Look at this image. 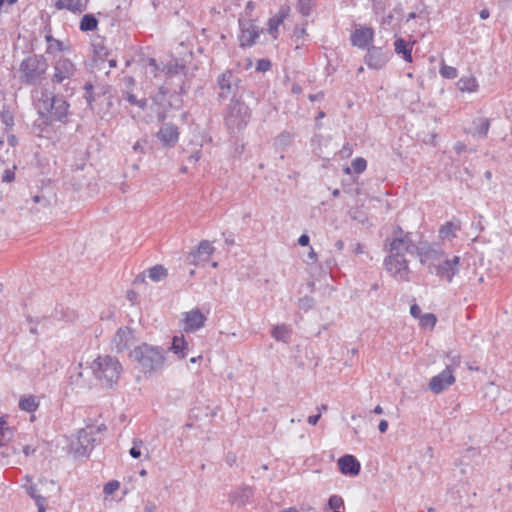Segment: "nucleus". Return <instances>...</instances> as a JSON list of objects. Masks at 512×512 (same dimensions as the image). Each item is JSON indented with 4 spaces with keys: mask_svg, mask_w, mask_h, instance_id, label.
<instances>
[{
    "mask_svg": "<svg viewBox=\"0 0 512 512\" xmlns=\"http://www.w3.org/2000/svg\"><path fill=\"white\" fill-rule=\"evenodd\" d=\"M386 242L388 245V255L384 259L386 270L397 281L409 282L411 270L406 254L412 255L416 251L410 233L396 236L391 240L387 239Z\"/></svg>",
    "mask_w": 512,
    "mask_h": 512,
    "instance_id": "nucleus-1",
    "label": "nucleus"
},
{
    "mask_svg": "<svg viewBox=\"0 0 512 512\" xmlns=\"http://www.w3.org/2000/svg\"><path fill=\"white\" fill-rule=\"evenodd\" d=\"M130 357L136 362L141 373L152 377L164 369L167 351L160 346L142 343L131 351Z\"/></svg>",
    "mask_w": 512,
    "mask_h": 512,
    "instance_id": "nucleus-2",
    "label": "nucleus"
},
{
    "mask_svg": "<svg viewBox=\"0 0 512 512\" xmlns=\"http://www.w3.org/2000/svg\"><path fill=\"white\" fill-rule=\"evenodd\" d=\"M92 371L101 386L111 388L120 378L122 365L113 356H98L92 363Z\"/></svg>",
    "mask_w": 512,
    "mask_h": 512,
    "instance_id": "nucleus-3",
    "label": "nucleus"
},
{
    "mask_svg": "<svg viewBox=\"0 0 512 512\" xmlns=\"http://www.w3.org/2000/svg\"><path fill=\"white\" fill-rule=\"evenodd\" d=\"M38 113L49 121H64L69 104L62 98L43 92L36 103Z\"/></svg>",
    "mask_w": 512,
    "mask_h": 512,
    "instance_id": "nucleus-4",
    "label": "nucleus"
},
{
    "mask_svg": "<svg viewBox=\"0 0 512 512\" xmlns=\"http://www.w3.org/2000/svg\"><path fill=\"white\" fill-rule=\"evenodd\" d=\"M48 66V62L44 56H28L20 64L19 72L21 81L28 85L38 83L44 78Z\"/></svg>",
    "mask_w": 512,
    "mask_h": 512,
    "instance_id": "nucleus-5",
    "label": "nucleus"
},
{
    "mask_svg": "<svg viewBox=\"0 0 512 512\" xmlns=\"http://www.w3.org/2000/svg\"><path fill=\"white\" fill-rule=\"evenodd\" d=\"M450 363L438 375L431 378L429 382L430 390L435 394H440L455 382L454 371L460 365V356L448 353L446 355Z\"/></svg>",
    "mask_w": 512,
    "mask_h": 512,
    "instance_id": "nucleus-6",
    "label": "nucleus"
},
{
    "mask_svg": "<svg viewBox=\"0 0 512 512\" xmlns=\"http://www.w3.org/2000/svg\"><path fill=\"white\" fill-rule=\"evenodd\" d=\"M54 74L52 76L53 84H64L67 86L76 76V65L67 57L59 56L53 63Z\"/></svg>",
    "mask_w": 512,
    "mask_h": 512,
    "instance_id": "nucleus-7",
    "label": "nucleus"
},
{
    "mask_svg": "<svg viewBox=\"0 0 512 512\" xmlns=\"http://www.w3.org/2000/svg\"><path fill=\"white\" fill-rule=\"evenodd\" d=\"M460 257L453 256L451 258L441 259L439 263L429 265V272L435 273L438 277L445 279L451 283L453 277L459 272Z\"/></svg>",
    "mask_w": 512,
    "mask_h": 512,
    "instance_id": "nucleus-8",
    "label": "nucleus"
},
{
    "mask_svg": "<svg viewBox=\"0 0 512 512\" xmlns=\"http://www.w3.org/2000/svg\"><path fill=\"white\" fill-rule=\"evenodd\" d=\"M248 118V107L242 102L235 101L229 105L225 121L230 129L240 130L246 125Z\"/></svg>",
    "mask_w": 512,
    "mask_h": 512,
    "instance_id": "nucleus-9",
    "label": "nucleus"
},
{
    "mask_svg": "<svg viewBox=\"0 0 512 512\" xmlns=\"http://www.w3.org/2000/svg\"><path fill=\"white\" fill-rule=\"evenodd\" d=\"M238 82L239 79L230 70H227L221 75H219L217 79V85L219 88V98L226 99L232 95H235Z\"/></svg>",
    "mask_w": 512,
    "mask_h": 512,
    "instance_id": "nucleus-10",
    "label": "nucleus"
},
{
    "mask_svg": "<svg viewBox=\"0 0 512 512\" xmlns=\"http://www.w3.org/2000/svg\"><path fill=\"white\" fill-rule=\"evenodd\" d=\"M206 322V317L196 308L191 311L185 312L182 319V328L185 332H195L201 329Z\"/></svg>",
    "mask_w": 512,
    "mask_h": 512,
    "instance_id": "nucleus-11",
    "label": "nucleus"
},
{
    "mask_svg": "<svg viewBox=\"0 0 512 512\" xmlns=\"http://www.w3.org/2000/svg\"><path fill=\"white\" fill-rule=\"evenodd\" d=\"M95 438L92 428L81 429L78 431L77 442L72 447L78 456H84L92 450Z\"/></svg>",
    "mask_w": 512,
    "mask_h": 512,
    "instance_id": "nucleus-12",
    "label": "nucleus"
},
{
    "mask_svg": "<svg viewBox=\"0 0 512 512\" xmlns=\"http://www.w3.org/2000/svg\"><path fill=\"white\" fill-rule=\"evenodd\" d=\"M241 34L239 36L241 47H250L254 45L256 39L259 37L261 30L252 21L239 22Z\"/></svg>",
    "mask_w": 512,
    "mask_h": 512,
    "instance_id": "nucleus-13",
    "label": "nucleus"
},
{
    "mask_svg": "<svg viewBox=\"0 0 512 512\" xmlns=\"http://www.w3.org/2000/svg\"><path fill=\"white\" fill-rule=\"evenodd\" d=\"M157 137L163 146L172 148L174 147L179 139V129L175 124L165 123L159 129Z\"/></svg>",
    "mask_w": 512,
    "mask_h": 512,
    "instance_id": "nucleus-14",
    "label": "nucleus"
},
{
    "mask_svg": "<svg viewBox=\"0 0 512 512\" xmlns=\"http://www.w3.org/2000/svg\"><path fill=\"white\" fill-rule=\"evenodd\" d=\"M388 59V52H384L381 48L375 46L368 47L365 55L367 66L373 69H381L385 66Z\"/></svg>",
    "mask_w": 512,
    "mask_h": 512,
    "instance_id": "nucleus-15",
    "label": "nucleus"
},
{
    "mask_svg": "<svg viewBox=\"0 0 512 512\" xmlns=\"http://www.w3.org/2000/svg\"><path fill=\"white\" fill-rule=\"evenodd\" d=\"M416 252L420 257V262L428 264V266L432 263H439L444 256V252L441 249L426 245L416 247Z\"/></svg>",
    "mask_w": 512,
    "mask_h": 512,
    "instance_id": "nucleus-16",
    "label": "nucleus"
},
{
    "mask_svg": "<svg viewBox=\"0 0 512 512\" xmlns=\"http://www.w3.org/2000/svg\"><path fill=\"white\" fill-rule=\"evenodd\" d=\"M133 339V331L129 327H121L112 339V348L117 352H123Z\"/></svg>",
    "mask_w": 512,
    "mask_h": 512,
    "instance_id": "nucleus-17",
    "label": "nucleus"
},
{
    "mask_svg": "<svg viewBox=\"0 0 512 512\" xmlns=\"http://www.w3.org/2000/svg\"><path fill=\"white\" fill-rule=\"evenodd\" d=\"M374 30L370 27H361L355 29L351 34L350 40L353 46L361 49L367 48L369 43L373 40Z\"/></svg>",
    "mask_w": 512,
    "mask_h": 512,
    "instance_id": "nucleus-18",
    "label": "nucleus"
},
{
    "mask_svg": "<svg viewBox=\"0 0 512 512\" xmlns=\"http://www.w3.org/2000/svg\"><path fill=\"white\" fill-rule=\"evenodd\" d=\"M338 467L342 474L356 476L360 472V463L353 455H344L338 460Z\"/></svg>",
    "mask_w": 512,
    "mask_h": 512,
    "instance_id": "nucleus-19",
    "label": "nucleus"
},
{
    "mask_svg": "<svg viewBox=\"0 0 512 512\" xmlns=\"http://www.w3.org/2000/svg\"><path fill=\"white\" fill-rule=\"evenodd\" d=\"M491 121L489 118L479 117L475 118L472 122L471 134L474 137L484 139L488 135Z\"/></svg>",
    "mask_w": 512,
    "mask_h": 512,
    "instance_id": "nucleus-20",
    "label": "nucleus"
},
{
    "mask_svg": "<svg viewBox=\"0 0 512 512\" xmlns=\"http://www.w3.org/2000/svg\"><path fill=\"white\" fill-rule=\"evenodd\" d=\"M47 42L46 53L49 55H55L58 52L68 51L70 46L63 41L55 39L51 34L45 36Z\"/></svg>",
    "mask_w": 512,
    "mask_h": 512,
    "instance_id": "nucleus-21",
    "label": "nucleus"
},
{
    "mask_svg": "<svg viewBox=\"0 0 512 512\" xmlns=\"http://www.w3.org/2000/svg\"><path fill=\"white\" fill-rule=\"evenodd\" d=\"M461 229V221L453 220L446 222L439 229V235L442 239H453L456 237V232Z\"/></svg>",
    "mask_w": 512,
    "mask_h": 512,
    "instance_id": "nucleus-22",
    "label": "nucleus"
},
{
    "mask_svg": "<svg viewBox=\"0 0 512 512\" xmlns=\"http://www.w3.org/2000/svg\"><path fill=\"white\" fill-rule=\"evenodd\" d=\"M55 6L57 9L81 12L86 9L87 0H57Z\"/></svg>",
    "mask_w": 512,
    "mask_h": 512,
    "instance_id": "nucleus-23",
    "label": "nucleus"
},
{
    "mask_svg": "<svg viewBox=\"0 0 512 512\" xmlns=\"http://www.w3.org/2000/svg\"><path fill=\"white\" fill-rule=\"evenodd\" d=\"M288 9L281 8L279 12L271 17L268 21V33L273 36L274 39L277 38L278 35V27L282 24L284 18L287 16Z\"/></svg>",
    "mask_w": 512,
    "mask_h": 512,
    "instance_id": "nucleus-24",
    "label": "nucleus"
},
{
    "mask_svg": "<svg viewBox=\"0 0 512 512\" xmlns=\"http://www.w3.org/2000/svg\"><path fill=\"white\" fill-rule=\"evenodd\" d=\"M39 407V401L36 396H22L19 400V408L26 412H34Z\"/></svg>",
    "mask_w": 512,
    "mask_h": 512,
    "instance_id": "nucleus-25",
    "label": "nucleus"
},
{
    "mask_svg": "<svg viewBox=\"0 0 512 512\" xmlns=\"http://www.w3.org/2000/svg\"><path fill=\"white\" fill-rule=\"evenodd\" d=\"M394 50L397 54H402V57L405 61L411 62L412 61V48L409 47L408 43L402 39L398 38L396 39L394 43Z\"/></svg>",
    "mask_w": 512,
    "mask_h": 512,
    "instance_id": "nucleus-26",
    "label": "nucleus"
},
{
    "mask_svg": "<svg viewBox=\"0 0 512 512\" xmlns=\"http://www.w3.org/2000/svg\"><path fill=\"white\" fill-rule=\"evenodd\" d=\"M188 343L183 336H174L170 350H172L180 359H184L187 355L185 352Z\"/></svg>",
    "mask_w": 512,
    "mask_h": 512,
    "instance_id": "nucleus-27",
    "label": "nucleus"
},
{
    "mask_svg": "<svg viewBox=\"0 0 512 512\" xmlns=\"http://www.w3.org/2000/svg\"><path fill=\"white\" fill-rule=\"evenodd\" d=\"M457 86L460 91L462 92H474L477 90L478 83L475 77L473 76H466L461 77L458 82Z\"/></svg>",
    "mask_w": 512,
    "mask_h": 512,
    "instance_id": "nucleus-28",
    "label": "nucleus"
},
{
    "mask_svg": "<svg viewBox=\"0 0 512 512\" xmlns=\"http://www.w3.org/2000/svg\"><path fill=\"white\" fill-rule=\"evenodd\" d=\"M349 215L350 217L365 225V224H368L369 223V217H368V213L367 211L365 210L364 206L361 205V206H358V207H355V208H352L350 211H349Z\"/></svg>",
    "mask_w": 512,
    "mask_h": 512,
    "instance_id": "nucleus-29",
    "label": "nucleus"
},
{
    "mask_svg": "<svg viewBox=\"0 0 512 512\" xmlns=\"http://www.w3.org/2000/svg\"><path fill=\"white\" fill-rule=\"evenodd\" d=\"M98 26V20L93 14H85L80 21V30L87 32L93 31Z\"/></svg>",
    "mask_w": 512,
    "mask_h": 512,
    "instance_id": "nucleus-30",
    "label": "nucleus"
},
{
    "mask_svg": "<svg viewBox=\"0 0 512 512\" xmlns=\"http://www.w3.org/2000/svg\"><path fill=\"white\" fill-rule=\"evenodd\" d=\"M13 432L7 426V421L5 417H0V446L6 445L12 438Z\"/></svg>",
    "mask_w": 512,
    "mask_h": 512,
    "instance_id": "nucleus-31",
    "label": "nucleus"
},
{
    "mask_svg": "<svg viewBox=\"0 0 512 512\" xmlns=\"http://www.w3.org/2000/svg\"><path fill=\"white\" fill-rule=\"evenodd\" d=\"M148 277L154 281L158 282L167 277V269L162 265H155L147 271Z\"/></svg>",
    "mask_w": 512,
    "mask_h": 512,
    "instance_id": "nucleus-32",
    "label": "nucleus"
},
{
    "mask_svg": "<svg viewBox=\"0 0 512 512\" xmlns=\"http://www.w3.org/2000/svg\"><path fill=\"white\" fill-rule=\"evenodd\" d=\"M213 252L214 247L212 246V244L207 240H203L198 244L196 251L191 253V255L194 258H196L197 256L200 257L202 255H205V259H207Z\"/></svg>",
    "mask_w": 512,
    "mask_h": 512,
    "instance_id": "nucleus-33",
    "label": "nucleus"
},
{
    "mask_svg": "<svg viewBox=\"0 0 512 512\" xmlns=\"http://www.w3.org/2000/svg\"><path fill=\"white\" fill-rule=\"evenodd\" d=\"M366 167H367V162H366V160H365L364 158H362V157H358V158H356V159H354V160L352 161V163H351V168L347 167V168L345 169V173H346V174H350L351 169H353V171H354L355 173L359 174V173L364 172V171H365V169H366Z\"/></svg>",
    "mask_w": 512,
    "mask_h": 512,
    "instance_id": "nucleus-34",
    "label": "nucleus"
},
{
    "mask_svg": "<svg viewBox=\"0 0 512 512\" xmlns=\"http://www.w3.org/2000/svg\"><path fill=\"white\" fill-rule=\"evenodd\" d=\"M289 329L286 325H278L272 331V336L278 341H287Z\"/></svg>",
    "mask_w": 512,
    "mask_h": 512,
    "instance_id": "nucleus-35",
    "label": "nucleus"
},
{
    "mask_svg": "<svg viewBox=\"0 0 512 512\" xmlns=\"http://www.w3.org/2000/svg\"><path fill=\"white\" fill-rule=\"evenodd\" d=\"M315 6V0H299L298 7L299 11L304 16H309Z\"/></svg>",
    "mask_w": 512,
    "mask_h": 512,
    "instance_id": "nucleus-36",
    "label": "nucleus"
},
{
    "mask_svg": "<svg viewBox=\"0 0 512 512\" xmlns=\"http://www.w3.org/2000/svg\"><path fill=\"white\" fill-rule=\"evenodd\" d=\"M123 97L131 104L138 106L140 109H145L147 105L146 99H137L136 96L130 92H126Z\"/></svg>",
    "mask_w": 512,
    "mask_h": 512,
    "instance_id": "nucleus-37",
    "label": "nucleus"
},
{
    "mask_svg": "<svg viewBox=\"0 0 512 512\" xmlns=\"http://www.w3.org/2000/svg\"><path fill=\"white\" fill-rule=\"evenodd\" d=\"M314 305H315V301L310 296H304V297L300 298L298 301V306L303 311H308V310L312 309L314 307Z\"/></svg>",
    "mask_w": 512,
    "mask_h": 512,
    "instance_id": "nucleus-38",
    "label": "nucleus"
},
{
    "mask_svg": "<svg viewBox=\"0 0 512 512\" xmlns=\"http://www.w3.org/2000/svg\"><path fill=\"white\" fill-rule=\"evenodd\" d=\"M440 74L444 78L454 79L457 77V69L452 66L442 65L440 68Z\"/></svg>",
    "mask_w": 512,
    "mask_h": 512,
    "instance_id": "nucleus-39",
    "label": "nucleus"
},
{
    "mask_svg": "<svg viewBox=\"0 0 512 512\" xmlns=\"http://www.w3.org/2000/svg\"><path fill=\"white\" fill-rule=\"evenodd\" d=\"M328 506L332 510H338L344 507V501L342 497L338 495H332L328 500Z\"/></svg>",
    "mask_w": 512,
    "mask_h": 512,
    "instance_id": "nucleus-40",
    "label": "nucleus"
},
{
    "mask_svg": "<svg viewBox=\"0 0 512 512\" xmlns=\"http://www.w3.org/2000/svg\"><path fill=\"white\" fill-rule=\"evenodd\" d=\"M436 317L434 314L432 313H427L425 315H423L420 319V323L423 327H431L433 328L436 324Z\"/></svg>",
    "mask_w": 512,
    "mask_h": 512,
    "instance_id": "nucleus-41",
    "label": "nucleus"
},
{
    "mask_svg": "<svg viewBox=\"0 0 512 512\" xmlns=\"http://www.w3.org/2000/svg\"><path fill=\"white\" fill-rule=\"evenodd\" d=\"M0 119L6 127H12L14 125V117L8 110L0 112Z\"/></svg>",
    "mask_w": 512,
    "mask_h": 512,
    "instance_id": "nucleus-42",
    "label": "nucleus"
},
{
    "mask_svg": "<svg viewBox=\"0 0 512 512\" xmlns=\"http://www.w3.org/2000/svg\"><path fill=\"white\" fill-rule=\"evenodd\" d=\"M291 142V134L289 132H282L280 133L276 139H275V143L278 145V146H286L288 145L289 143Z\"/></svg>",
    "mask_w": 512,
    "mask_h": 512,
    "instance_id": "nucleus-43",
    "label": "nucleus"
},
{
    "mask_svg": "<svg viewBox=\"0 0 512 512\" xmlns=\"http://www.w3.org/2000/svg\"><path fill=\"white\" fill-rule=\"evenodd\" d=\"M85 94L84 98L86 99L88 105L92 107V103L95 101V97L93 94V85L91 83H87L84 86Z\"/></svg>",
    "mask_w": 512,
    "mask_h": 512,
    "instance_id": "nucleus-44",
    "label": "nucleus"
},
{
    "mask_svg": "<svg viewBox=\"0 0 512 512\" xmlns=\"http://www.w3.org/2000/svg\"><path fill=\"white\" fill-rule=\"evenodd\" d=\"M119 486H120L119 482L116 480H113V481H110L107 484H105L103 491L106 495H111L119 488Z\"/></svg>",
    "mask_w": 512,
    "mask_h": 512,
    "instance_id": "nucleus-45",
    "label": "nucleus"
},
{
    "mask_svg": "<svg viewBox=\"0 0 512 512\" xmlns=\"http://www.w3.org/2000/svg\"><path fill=\"white\" fill-rule=\"evenodd\" d=\"M271 68V62L268 59H259L256 64V70L266 72Z\"/></svg>",
    "mask_w": 512,
    "mask_h": 512,
    "instance_id": "nucleus-46",
    "label": "nucleus"
},
{
    "mask_svg": "<svg viewBox=\"0 0 512 512\" xmlns=\"http://www.w3.org/2000/svg\"><path fill=\"white\" fill-rule=\"evenodd\" d=\"M28 494L35 500V503L37 504L38 498H44L42 495L38 493V489L36 485H31L27 489Z\"/></svg>",
    "mask_w": 512,
    "mask_h": 512,
    "instance_id": "nucleus-47",
    "label": "nucleus"
},
{
    "mask_svg": "<svg viewBox=\"0 0 512 512\" xmlns=\"http://www.w3.org/2000/svg\"><path fill=\"white\" fill-rule=\"evenodd\" d=\"M141 441H134V446L129 450V454L133 458H139L141 456V451L137 447L138 444H141Z\"/></svg>",
    "mask_w": 512,
    "mask_h": 512,
    "instance_id": "nucleus-48",
    "label": "nucleus"
},
{
    "mask_svg": "<svg viewBox=\"0 0 512 512\" xmlns=\"http://www.w3.org/2000/svg\"><path fill=\"white\" fill-rule=\"evenodd\" d=\"M15 178V173L14 171L12 170H5L3 176H2V181L3 182H11L13 181Z\"/></svg>",
    "mask_w": 512,
    "mask_h": 512,
    "instance_id": "nucleus-49",
    "label": "nucleus"
},
{
    "mask_svg": "<svg viewBox=\"0 0 512 512\" xmlns=\"http://www.w3.org/2000/svg\"><path fill=\"white\" fill-rule=\"evenodd\" d=\"M143 143H146V141L138 140V141H137V142L132 146L133 151H135L136 153L144 154V147H143Z\"/></svg>",
    "mask_w": 512,
    "mask_h": 512,
    "instance_id": "nucleus-50",
    "label": "nucleus"
},
{
    "mask_svg": "<svg viewBox=\"0 0 512 512\" xmlns=\"http://www.w3.org/2000/svg\"><path fill=\"white\" fill-rule=\"evenodd\" d=\"M466 148H467L466 145L463 142H461V141L456 142L454 147H453L454 151L457 154H460V153L464 152L466 150Z\"/></svg>",
    "mask_w": 512,
    "mask_h": 512,
    "instance_id": "nucleus-51",
    "label": "nucleus"
},
{
    "mask_svg": "<svg viewBox=\"0 0 512 512\" xmlns=\"http://www.w3.org/2000/svg\"><path fill=\"white\" fill-rule=\"evenodd\" d=\"M410 313L413 317L418 318V317H420L421 309L417 304H413L410 307Z\"/></svg>",
    "mask_w": 512,
    "mask_h": 512,
    "instance_id": "nucleus-52",
    "label": "nucleus"
},
{
    "mask_svg": "<svg viewBox=\"0 0 512 512\" xmlns=\"http://www.w3.org/2000/svg\"><path fill=\"white\" fill-rule=\"evenodd\" d=\"M310 238L307 234H302L298 239V244L301 246H307L309 244Z\"/></svg>",
    "mask_w": 512,
    "mask_h": 512,
    "instance_id": "nucleus-53",
    "label": "nucleus"
},
{
    "mask_svg": "<svg viewBox=\"0 0 512 512\" xmlns=\"http://www.w3.org/2000/svg\"><path fill=\"white\" fill-rule=\"evenodd\" d=\"M321 418V413L311 415L308 417L307 422L311 425H316Z\"/></svg>",
    "mask_w": 512,
    "mask_h": 512,
    "instance_id": "nucleus-54",
    "label": "nucleus"
},
{
    "mask_svg": "<svg viewBox=\"0 0 512 512\" xmlns=\"http://www.w3.org/2000/svg\"><path fill=\"white\" fill-rule=\"evenodd\" d=\"M45 504H46V498H38L37 499V507L38 512H45Z\"/></svg>",
    "mask_w": 512,
    "mask_h": 512,
    "instance_id": "nucleus-55",
    "label": "nucleus"
},
{
    "mask_svg": "<svg viewBox=\"0 0 512 512\" xmlns=\"http://www.w3.org/2000/svg\"><path fill=\"white\" fill-rule=\"evenodd\" d=\"M7 142L11 147H15L18 141L15 135L10 134L7 136Z\"/></svg>",
    "mask_w": 512,
    "mask_h": 512,
    "instance_id": "nucleus-56",
    "label": "nucleus"
},
{
    "mask_svg": "<svg viewBox=\"0 0 512 512\" xmlns=\"http://www.w3.org/2000/svg\"><path fill=\"white\" fill-rule=\"evenodd\" d=\"M378 429L381 433H385L388 429V422L386 420H381L379 422Z\"/></svg>",
    "mask_w": 512,
    "mask_h": 512,
    "instance_id": "nucleus-57",
    "label": "nucleus"
},
{
    "mask_svg": "<svg viewBox=\"0 0 512 512\" xmlns=\"http://www.w3.org/2000/svg\"><path fill=\"white\" fill-rule=\"evenodd\" d=\"M35 452V449L33 447H31L30 445H25L23 447V453L25 454V456H29L31 454H33Z\"/></svg>",
    "mask_w": 512,
    "mask_h": 512,
    "instance_id": "nucleus-58",
    "label": "nucleus"
},
{
    "mask_svg": "<svg viewBox=\"0 0 512 512\" xmlns=\"http://www.w3.org/2000/svg\"><path fill=\"white\" fill-rule=\"evenodd\" d=\"M199 159H200V151H196L195 153H193L189 156V161L193 162V163L198 162Z\"/></svg>",
    "mask_w": 512,
    "mask_h": 512,
    "instance_id": "nucleus-59",
    "label": "nucleus"
},
{
    "mask_svg": "<svg viewBox=\"0 0 512 512\" xmlns=\"http://www.w3.org/2000/svg\"><path fill=\"white\" fill-rule=\"evenodd\" d=\"M323 97H324V94H323L322 92H319V93H317V94H311V95H309V99H310L311 101H318V100L323 99Z\"/></svg>",
    "mask_w": 512,
    "mask_h": 512,
    "instance_id": "nucleus-60",
    "label": "nucleus"
},
{
    "mask_svg": "<svg viewBox=\"0 0 512 512\" xmlns=\"http://www.w3.org/2000/svg\"><path fill=\"white\" fill-rule=\"evenodd\" d=\"M308 259L311 261V262H315L316 259H317V254L315 253V251L313 250V248H310V251L308 253Z\"/></svg>",
    "mask_w": 512,
    "mask_h": 512,
    "instance_id": "nucleus-61",
    "label": "nucleus"
},
{
    "mask_svg": "<svg viewBox=\"0 0 512 512\" xmlns=\"http://www.w3.org/2000/svg\"><path fill=\"white\" fill-rule=\"evenodd\" d=\"M490 13L488 9H482L479 13V16L481 19H487L489 17Z\"/></svg>",
    "mask_w": 512,
    "mask_h": 512,
    "instance_id": "nucleus-62",
    "label": "nucleus"
},
{
    "mask_svg": "<svg viewBox=\"0 0 512 512\" xmlns=\"http://www.w3.org/2000/svg\"><path fill=\"white\" fill-rule=\"evenodd\" d=\"M335 247L338 249V250H342L343 247H344V242L342 240H337L335 242Z\"/></svg>",
    "mask_w": 512,
    "mask_h": 512,
    "instance_id": "nucleus-63",
    "label": "nucleus"
},
{
    "mask_svg": "<svg viewBox=\"0 0 512 512\" xmlns=\"http://www.w3.org/2000/svg\"><path fill=\"white\" fill-rule=\"evenodd\" d=\"M136 297V293L134 291H128L127 293V298L130 300V301H133V299Z\"/></svg>",
    "mask_w": 512,
    "mask_h": 512,
    "instance_id": "nucleus-64",
    "label": "nucleus"
}]
</instances>
